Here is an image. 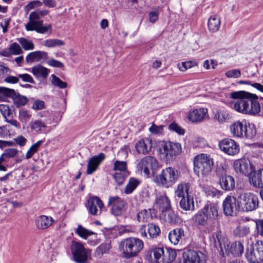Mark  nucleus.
I'll use <instances>...</instances> for the list:
<instances>
[{"instance_id": "338daca9", "label": "nucleus", "mask_w": 263, "mask_h": 263, "mask_svg": "<svg viewBox=\"0 0 263 263\" xmlns=\"http://www.w3.org/2000/svg\"><path fill=\"white\" fill-rule=\"evenodd\" d=\"M9 127L7 125L0 126V138H5L10 135Z\"/></svg>"}, {"instance_id": "412c9836", "label": "nucleus", "mask_w": 263, "mask_h": 263, "mask_svg": "<svg viewBox=\"0 0 263 263\" xmlns=\"http://www.w3.org/2000/svg\"><path fill=\"white\" fill-rule=\"evenodd\" d=\"M218 204L212 202L208 203L202 209L206 216V218L210 221H213L218 218Z\"/></svg>"}, {"instance_id": "774afa93", "label": "nucleus", "mask_w": 263, "mask_h": 263, "mask_svg": "<svg viewBox=\"0 0 263 263\" xmlns=\"http://www.w3.org/2000/svg\"><path fill=\"white\" fill-rule=\"evenodd\" d=\"M18 78L19 79H21L23 82H28L31 84L34 83L33 79L29 74H18Z\"/></svg>"}, {"instance_id": "7ed1b4c3", "label": "nucleus", "mask_w": 263, "mask_h": 263, "mask_svg": "<svg viewBox=\"0 0 263 263\" xmlns=\"http://www.w3.org/2000/svg\"><path fill=\"white\" fill-rule=\"evenodd\" d=\"M144 243L142 240L136 237H129L123 240L120 245L124 257H135L143 250Z\"/></svg>"}, {"instance_id": "9d476101", "label": "nucleus", "mask_w": 263, "mask_h": 263, "mask_svg": "<svg viewBox=\"0 0 263 263\" xmlns=\"http://www.w3.org/2000/svg\"><path fill=\"white\" fill-rule=\"evenodd\" d=\"M158 167L157 160L152 156L143 157L138 162L137 165V170L143 173L144 177L149 178L152 170L153 172L156 171Z\"/></svg>"}, {"instance_id": "dca6fc26", "label": "nucleus", "mask_w": 263, "mask_h": 263, "mask_svg": "<svg viewBox=\"0 0 263 263\" xmlns=\"http://www.w3.org/2000/svg\"><path fill=\"white\" fill-rule=\"evenodd\" d=\"M235 172L239 175H247L254 169L253 164L250 161L245 158L236 160L233 163Z\"/></svg>"}, {"instance_id": "bb28decb", "label": "nucleus", "mask_w": 263, "mask_h": 263, "mask_svg": "<svg viewBox=\"0 0 263 263\" xmlns=\"http://www.w3.org/2000/svg\"><path fill=\"white\" fill-rule=\"evenodd\" d=\"M54 222L51 217L46 215H41L36 218L35 223L39 230H44L50 227Z\"/></svg>"}, {"instance_id": "49530a36", "label": "nucleus", "mask_w": 263, "mask_h": 263, "mask_svg": "<svg viewBox=\"0 0 263 263\" xmlns=\"http://www.w3.org/2000/svg\"><path fill=\"white\" fill-rule=\"evenodd\" d=\"M150 215L149 211L143 209L137 213V218L139 222H146L151 218Z\"/></svg>"}, {"instance_id": "7c9ffc66", "label": "nucleus", "mask_w": 263, "mask_h": 263, "mask_svg": "<svg viewBox=\"0 0 263 263\" xmlns=\"http://www.w3.org/2000/svg\"><path fill=\"white\" fill-rule=\"evenodd\" d=\"M232 118V114L227 110H219L215 113L214 116V119L220 124L229 122Z\"/></svg>"}, {"instance_id": "2f4dec72", "label": "nucleus", "mask_w": 263, "mask_h": 263, "mask_svg": "<svg viewBox=\"0 0 263 263\" xmlns=\"http://www.w3.org/2000/svg\"><path fill=\"white\" fill-rule=\"evenodd\" d=\"M245 124L239 121L232 123L230 126V130L233 136L236 137H243Z\"/></svg>"}, {"instance_id": "09e8293b", "label": "nucleus", "mask_w": 263, "mask_h": 263, "mask_svg": "<svg viewBox=\"0 0 263 263\" xmlns=\"http://www.w3.org/2000/svg\"><path fill=\"white\" fill-rule=\"evenodd\" d=\"M244 134H243V137H246L248 139H252L256 135V129L253 125H247L245 124V128L244 129Z\"/></svg>"}, {"instance_id": "6e6d98bb", "label": "nucleus", "mask_w": 263, "mask_h": 263, "mask_svg": "<svg viewBox=\"0 0 263 263\" xmlns=\"http://www.w3.org/2000/svg\"><path fill=\"white\" fill-rule=\"evenodd\" d=\"M110 249V246L107 243H102L96 250V255L101 257L104 254L106 253Z\"/></svg>"}, {"instance_id": "a878e982", "label": "nucleus", "mask_w": 263, "mask_h": 263, "mask_svg": "<svg viewBox=\"0 0 263 263\" xmlns=\"http://www.w3.org/2000/svg\"><path fill=\"white\" fill-rule=\"evenodd\" d=\"M155 205L162 213L171 208V201L165 194L157 197L155 200Z\"/></svg>"}, {"instance_id": "3c124183", "label": "nucleus", "mask_w": 263, "mask_h": 263, "mask_svg": "<svg viewBox=\"0 0 263 263\" xmlns=\"http://www.w3.org/2000/svg\"><path fill=\"white\" fill-rule=\"evenodd\" d=\"M198 63L196 61H188L178 64V67L180 71H185L187 69L197 66Z\"/></svg>"}, {"instance_id": "0eeeda50", "label": "nucleus", "mask_w": 263, "mask_h": 263, "mask_svg": "<svg viewBox=\"0 0 263 263\" xmlns=\"http://www.w3.org/2000/svg\"><path fill=\"white\" fill-rule=\"evenodd\" d=\"M152 252L156 263H172L177 256L175 250L171 248H155Z\"/></svg>"}, {"instance_id": "c9c22d12", "label": "nucleus", "mask_w": 263, "mask_h": 263, "mask_svg": "<svg viewBox=\"0 0 263 263\" xmlns=\"http://www.w3.org/2000/svg\"><path fill=\"white\" fill-rule=\"evenodd\" d=\"M220 26V19L218 15H213L209 18L208 27L210 32H214L218 31Z\"/></svg>"}, {"instance_id": "c85d7f7f", "label": "nucleus", "mask_w": 263, "mask_h": 263, "mask_svg": "<svg viewBox=\"0 0 263 263\" xmlns=\"http://www.w3.org/2000/svg\"><path fill=\"white\" fill-rule=\"evenodd\" d=\"M211 240L213 241L215 247H219V253L223 257H224V253L223 250V242H227V240H225L222 238L221 232L220 230H217L213 233L211 238Z\"/></svg>"}, {"instance_id": "ddd939ff", "label": "nucleus", "mask_w": 263, "mask_h": 263, "mask_svg": "<svg viewBox=\"0 0 263 263\" xmlns=\"http://www.w3.org/2000/svg\"><path fill=\"white\" fill-rule=\"evenodd\" d=\"M182 256L183 263H205L206 260V256L204 253L193 250L184 251Z\"/></svg>"}, {"instance_id": "c756f323", "label": "nucleus", "mask_w": 263, "mask_h": 263, "mask_svg": "<svg viewBox=\"0 0 263 263\" xmlns=\"http://www.w3.org/2000/svg\"><path fill=\"white\" fill-rule=\"evenodd\" d=\"M184 236V231L182 228H176L171 231L168 234V239L170 242L174 245H178Z\"/></svg>"}, {"instance_id": "20e7f679", "label": "nucleus", "mask_w": 263, "mask_h": 263, "mask_svg": "<svg viewBox=\"0 0 263 263\" xmlns=\"http://www.w3.org/2000/svg\"><path fill=\"white\" fill-rule=\"evenodd\" d=\"M178 178L177 170L175 168L168 167L163 169L159 175L154 176L153 181L159 186L168 188L176 183Z\"/></svg>"}, {"instance_id": "cd10ccee", "label": "nucleus", "mask_w": 263, "mask_h": 263, "mask_svg": "<svg viewBox=\"0 0 263 263\" xmlns=\"http://www.w3.org/2000/svg\"><path fill=\"white\" fill-rule=\"evenodd\" d=\"M48 58V53L46 52L38 50L28 54L26 57V61L28 63H31L34 62H40L42 60H45Z\"/></svg>"}, {"instance_id": "a211bd4d", "label": "nucleus", "mask_w": 263, "mask_h": 263, "mask_svg": "<svg viewBox=\"0 0 263 263\" xmlns=\"http://www.w3.org/2000/svg\"><path fill=\"white\" fill-rule=\"evenodd\" d=\"M26 129L31 132H35L38 133L47 134L52 130V127L48 126L42 120L36 119L30 121L26 126Z\"/></svg>"}, {"instance_id": "2eb2a0df", "label": "nucleus", "mask_w": 263, "mask_h": 263, "mask_svg": "<svg viewBox=\"0 0 263 263\" xmlns=\"http://www.w3.org/2000/svg\"><path fill=\"white\" fill-rule=\"evenodd\" d=\"M220 149L228 155L234 156L239 152V147L237 143L231 139H224L219 143Z\"/></svg>"}, {"instance_id": "b1692460", "label": "nucleus", "mask_w": 263, "mask_h": 263, "mask_svg": "<svg viewBox=\"0 0 263 263\" xmlns=\"http://www.w3.org/2000/svg\"><path fill=\"white\" fill-rule=\"evenodd\" d=\"M262 171L261 169L255 171L254 168L249 174V183L255 187L261 189L263 186V182H261V179H263Z\"/></svg>"}, {"instance_id": "8fccbe9b", "label": "nucleus", "mask_w": 263, "mask_h": 263, "mask_svg": "<svg viewBox=\"0 0 263 263\" xmlns=\"http://www.w3.org/2000/svg\"><path fill=\"white\" fill-rule=\"evenodd\" d=\"M113 170L115 171H119L124 173H128L127 168V163L125 161L116 160L114 163Z\"/></svg>"}, {"instance_id": "6e6552de", "label": "nucleus", "mask_w": 263, "mask_h": 263, "mask_svg": "<svg viewBox=\"0 0 263 263\" xmlns=\"http://www.w3.org/2000/svg\"><path fill=\"white\" fill-rule=\"evenodd\" d=\"M70 249L73 260L78 263H86L90 256V251L81 242L72 241Z\"/></svg>"}, {"instance_id": "e433bc0d", "label": "nucleus", "mask_w": 263, "mask_h": 263, "mask_svg": "<svg viewBox=\"0 0 263 263\" xmlns=\"http://www.w3.org/2000/svg\"><path fill=\"white\" fill-rule=\"evenodd\" d=\"M180 207L185 211H194L195 209L193 198L187 196L182 198L179 202Z\"/></svg>"}, {"instance_id": "37998d69", "label": "nucleus", "mask_w": 263, "mask_h": 263, "mask_svg": "<svg viewBox=\"0 0 263 263\" xmlns=\"http://www.w3.org/2000/svg\"><path fill=\"white\" fill-rule=\"evenodd\" d=\"M44 141L43 140H39L36 143L32 144L27 151L25 155V158L26 159H30L33 155L39 151L40 147Z\"/></svg>"}, {"instance_id": "39448f33", "label": "nucleus", "mask_w": 263, "mask_h": 263, "mask_svg": "<svg viewBox=\"0 0 263 263\" xmlns=\"http://www.w3.org/2000/svg\"><path fill=\"white\" fill-rule=\"evenodd\" d=\"M259 206L258 196L251 192L240 194L238 196V211L252 212L256 210Z\"/></svg>"}, {"instance_id": "c03bdc74", "label": "nucleus", "mask_w": 263, "mask_h": 263, "mask_svg": "<svg viewBox=\"0 0 263 263\" xmlns=\"http://www.w3.org/2000/svg\"><path fill=\"white\" fill-rule=\"evenodd\" d=\"M43 45L48 48L59 47L65 45V43L61 40L52 39L45 40Z\"/></svg>"}, {"instance_id": "5fc2aeb1", "label": "nucleus", "mask_w": 263, "mask_h": 263, "mask_svg": "<svg viewBox=\"0 0 263 263\" xmlns=\"http://www.w3.org/2000/svg\"><path fill=\"white\" fill-rule=\"evenodd\" d=\"M13 99L14 103L17 107L24 106L28 102V99L26 97L21 96L18 93H16V95Z\"/></svg>"}, {"instance_id": "423d86ee", "label": "nucleus", "mask_w": 263, "mask_h": 263, "mask_svg": "<svg viewBox=\"0 0 263 263\" xmlns=\"http://www.w3.org/2000/svg\"><path fill=\"white\" fill-rule=\"evenodd\" d=\"M29 21L25 24V29L28 31H35L39 33H45L49 30L51 32V25L43 26V21L38 17L35 11L31 12L29 16Z\"/></svg>"}, {"instance_id": "0e129e2a", "label": "nucleus", "mask_w": 263, "mask_h": 263, "mask_svg": "<svg viewBox=\"0 0 263 263\" xmlns=\"http://www.w3.org/2000/svg\"><path fill=\"white\" fill-rule=\"evenodd\" d=\"M18 151L14 148H7L4 152L5 155L8 159L11 158H13L17 154Z\"/></svg>"}, {"instance_id": "5701e85b", "label": "nucleus", "mask_w": 263, "mask_h": 263, "mask_svg": "<svg viewBox=\"0 0 263 263\" xmlns=\"http://www.w3.org/2000/svg\"><path fill=\"white\" fill-rule=\"evenodd\" d=\"M207 114L208 109L205 108L194 109L189 112L187 118L192 123H198L204 120Z\"/></svg>"}, {"instance_id": "4be33fe9", "label": "nucleus", "mask_w": 263, "mask_h": 263, "mask_svg": "<svg viewBox=\"0 0 263 263\" xmlns=\"http://www.w3.org/2000/svg\"><path fill=\"white\" fill-rule=\"evenodd\" d=\"M105 158V154L102 153L90 158L88 161L86 173L90 175L95 172Z\"/></svg>"}, {"instance_id": "052dcab7", "label": "nucleus", "mask_w": 263, "mask_h": 263, "mask_svg": "<svg viewBox=\"0 0 263 263\" xmlns=\"http://www.w3.org/2000/svg\"><path fill=\"white\" fill-rule=\"evenodd\" d=\"M170 130L175 132L180 135H183L184 134V130L175 122L172 123L168 126Z\"/></svg>"}, {"instance_id": "603ef678", "label": "nucleus", "mask_w": 263, "mask_h": 263, "mask_svg": "<svg viewBox=\"0 0 263 263\" xmlns=\"http://www.w3.org/2000/svg\"><path fill=\"white\" fill-rule=\"evenodd\" d=\"M0 112L5 119L13 118V113L7 104H0Z\"/></svg>"}, {"instance_id": "f8f14e48", "label": "nucleus", "mask_w": 263, "mask_h": 263, "mask_svg": "<svg viewBox=\"0 0 263 263\" xmlns=\"http://www.w3.org/2000/svg\"><path fill=\"white\" fill-rule=\"evenodd\" d=\"M127 203L123 199L118 196L109 197L108 206H111L112 213L115 216H119L125 211Z\"/></svg>"}, {"instance_id": "393cba45", "label": "nucleus", "mask_w": 263, "mask_h": 263, "mask_svg": "<svg viewBox=\"0 0 263 263\" xmlns=\"http://www.w3.org/2000/svg\"><path fill=\"white\" fill-rule=\"evenodd\" d=\"M219 183L222 190L227 191L233 190L235 186L234 178L229 175H224L220 176Z\"/></svg>"}, {"instance_id": "58836bf2", "label": "nucleus", "mask_w": 263, "mask_h": 263, "mask_svg": "<svg viewBox=\"0 0 263 263\" xmlns=\"http://www.w3.org/2000/svg\"><path fill=\"white\" fill-rule=\"evenodd\" d=\"M32 117L30 111L25 109H21L18 112V120L23 124V128H26L27 124Z\"/></svg>"}, {"instance_id": "aec40b11", "label": "nucleus", "mask_w": 263, "mask_h": 263, "mask_svg": "<svg viewBox=\"0 0 263 263\" xmlns=\"http://www.w3.org/2000/svg\"><path fill=\"white\" fill-rule=\"evenodd\" d=\"M152 145V140L148 138H145L140 139L137 142L135 147L136 151L138 154L146 155L151 152Z\"/></svg>"}, {"instance_id": "13d9d810", "label": "nucleus", "mask_w": 263, "mask_h": 263, "mask_svg": "<svg viewBox=\"0 0 263 263\" xmlns=\"http://www.w3.org/2000/svg\"><path fill=\"white\" fill-rule=\"evenodd\" d=\"M9 48L11 55H19L23 52L20 46L15 42L11 44L9 46Z\"/></svg>"}, {"instance_id": "680f3d73", "label": "nucleus", "mask_w": 263, "mask_h": 263, "mask_svg": "<svg viewBox=\"0 0 263 263\" xmlns=\"http://www.w3.org/2000/svg\"><path fill=\"white\" fill-rule=\"evenodd\" d=\"M227 77L229 78H238L241 76V72L239 69H232L225 73Z\"/></svg>"}, {"instance_id": "1a4fd4ad", "label": "nucleus", "mask_w": 263, "mask_h": 263, "mask_svg": "<svg viewBox=\"0 0 263 263\" xmlns=\"http://www.w3.org/2000/svg\"><path fill=\"white\" fill-rule=\"evenodd\" d=\"M246 256L249 263H261L263 261V241L257 240L252 244Z\"/></svg>"}, {"instance_id": "f257e3e1", "label": "nucleus", "mask_w": 263, "mask_h": 263, "mask_svg": "<svg viewBox=\"0 0 263 263\" xmlns=\"http://www.w3.org/2000/svg\"><path fill=\"white\" fill-rule=\"evenodd\" d=\"M230 97L237 100L234 102V108L237 111L251 115H256L260 111V104L257 95L245 91H233Z\"/></svg>"}, {"instance_id": "79ce46f5", "label": "nucleus", "mask_w": 263, "mask_h": 263, "mask_svg": "<svg viewBox=\"0 0 263 263\" xmlns=\"http://www.w3.org/2000/svg\"><path fill=\"white\" fill-rule=\"evenodd\" d=\"M250 233V228L247 226L239 224L233 231L235 236L241 237L247 235Z\"/></svg>"}, {"instance_id": "a18cd8bd", "label": "nucleus", "mask_w": 263, "mask_h": 263, "mask_svg": "<svg viewBox=\"0 0 263 263\" xmlns=\"http://www.w3.org/2000/svg\"><path fill=\"white\" fill-rule=\"evenodd\" d=\"M147 232L150 238H156L160 233L159 227L154 223H149L147 225Z\"/></svg>"}, {"instance_id": "de8ad7c7", "label": "nucleus", "mask_w": 263, "mask_h": 263, "mask_svg": "<svg viewBox=\"0 0 263 263\" xmlns=\"http://www.w3.org/2000/svg\"><path fill=\"white\" fill-rule=\"evenodd\" d=\"M18 41L25 50H31L34 48V45L33 43L31 41L27 40L26 38H19L18 39Z\"/></svg>"}, {"instance_id": "f3484780", "label": "nucleus", "mask_w": 263, "mask_h": 263, "mask_svg": "<svg viewBox=\"0 0 263 263\" xmlns=\"http://www.w3.org/2000/svg\"><path fill=\"white\" fill-rule=\"evenodd\" d=\"M223 212L227 216H233L238 211V197L228 196L222 203Z\"/></svg>"}, {"instance_id": "bf43d9fd", "label": "nucleus", "mask_w": 263, "mask_h": 263, "mask_svg": "<svg viewBox=\"0 0 263 263\" xmlns=\"http://www.w3.org/2000/svg\"><path fill=\"white\" fill-rule=\"evenodd\" d=\"M164 126L160 125L157 126L154 123H153L152 126L149 128V131L151 133L155 135H159L162 133Z\"/></svg>"}, {"instance_id": "9b49d317", "label": "nucleus", "mask_w": 263, "mask_h": 263, "mask_svg": "<svg viewBox=\"0 0 263 263\" xmlns=\"http://www.w3.org/2000/svg\"><path fill=\"white\" fill-rule=\"evenodd\" d=\"M159 151L163 157L170 159L181 153V146L180 144L177 142H162L160 144Z\"/></svg>"}, {"instance_id": "a19ab883", "label": "nucleus", "mask_w": 263, "mask_h": 263, "mask_svg": "<svg viewBox=\"0 0 263 263\" xmlns=\"http://www.w3.org/2000/svg\"><path fill=\"white\" fill-rule=\"evenodd\" d=\"M193 218L195 220V222L197 224L200 226H206L208 223V222L210 221L206 218V216L204 212H203L202 209L194 215Z\"/></svg>"}, {"instance_id": "ea45409f", "label": "nucleus", "mask_w": 263, "mask_h": 263, "mask_svg": "<svg viewBox=\"0 0 263 263\" xmlns=\"http://www.w3.org/2000/svg\"><path fill=\"white\" fill-rule=\"evenodd\" d=\"M140 183V181L138 179L133 177L130 178L124 189V193L126 195L132 194Z\"/></svg>"}, {"instance_id": "f03ea898", "label": "nucleus", "mask_w": 263, "mask_h": 263, "mask_svg": "<svg viewBox=\"0 0 263 263\" xmlns=\"http://www.w3.org/2000/svg\"><path fill=\"white\" fill-rule=\"evenodd\" d=\"M194 171L199 177L201 178L209 176L213 170V159L206 154H200L194 158Z\"/></svg>"}, {"instance_id": "69168bd1", "label": "nucleus", "mask_w": 263, "mask_h": 263, "mask_svg": "<svg viewBox=\"0 0 263 263\" xmlns=\"http://www.w3.org/2000/svg\"><path fill=\"white\" fill-rule=\"evenodd\" d=\"M47 64L53 67L63 68L64 65L60 61L56 60L53 58L50 59L47 62Z\"/></svg>"}, {"instance_id": "864d4df0", "label": "nucleus", "mask_w": 263, "mask_h": 263, "mask_svg": "<svg viewBox=\"0 0 263 263\" xmlns=\"http://www.w3.org/2000/svg\"><path fill=\"white\" fill-rule=\"evenodd\" d=\"M51 77V83L54 86L58 87L60 88H65L67 86V84L66 82L62 81L59 78L57 77L54 74H52Z\"/></svg>"}, {"instance_id": "e2e57ef3", "label": "nucleus", "mask_w": 263, "mask_h": 263, "mask_svg": "<svg viewBox=\"0 0 263 263\" xmlns=\"http://www.w3.org/2000/svg\"><path fill=\"white\" fill-rule=\"evenodd\" d=\"M0 93H2L7 97H11L12 98H14L16 93L14 89L6 87H0Z\"/></svg>"}, {"instance_id": "72a5a7b5", "label": "nucleus", "mask_w": 263, "mask_h": 263, "mask_svg": "<svg viewBox=\"0 0 263 263\" xmlns=\"http://www.w3.org/2000/svg\"><path fill=\"white\" fill-rule=\"evenodd\" d=\"M190 184L188 183H179L175 190V195L179 198H186L187 196H191L189 195V190Z\"/></svg>"}, {"instance_id": "6ab92c4d", "label": "nucleus", "mask_w": 263, "mask_h": 263, "mask_svg": "<svg viewBox=\"0 0 263 263\" xmlns=\"http://www.w3.org/2000/svg\"><path fill=\"white\" fill-rule=\"evenodd\" d=\"M87 208L91 215L99 216L102 213L104 204L99 197L93 196L88 199Z\"/></svg>"}, {"instance_id": "f704fd0d", "label": "nucleus", "mask_w": 263, "mask_h": 263, "mask_svg": "<svg viewBox=\"0 0 263 263\" xmlns=\"http://www.w3.org/2000/svg\"><path fill=\"white\" fill-rule=\"evenodd\" d=\"M31 72L37 78L46 79L50 72V70L40 64H38L32 67Z\"/></svg>"}, {"instance_id": "4468645a", "label": "nucleus", "mask_w": 263, "mask_h": 263, "mask_svg": "<svg viewBox=\"0 0 263 263\" xmlns=\"http://www.w3.org/2000/svg\"><path fill=\"white\" fill-rule=\"evenodd\" d=\"M224 256H233L238 257L243 253L244 247L240 241H235L229 243L228 241L223 242Z\"/></svg>"}, {"instance_id": "473e14b6", "label": "nucleus", "mask_w": 263, "mask_h": 263, "mask_svg": "<svg viewBox=\"0 0 263 263\" xmlns=\"http://www.w3.org/2000/svg\"><path fill=\"white\" fill-rule=\"evenodd\" d=\"M75 232L79 237L84 239H87L90 236H92V238L94 240L97 238V234L96 233L87 229L80 224L78 225Z\"/></svg>"}, {"instance_id": "4c0bfd02", "label": "nucleus", "mask_w": 263, "mask_h": 263, "mask_svg": "<svg viewBox=\"0 0 263 263\" xmlns=\"http://www.w3.org/2000/svg\"><path fill=\"white\" fill-rule=\"evenodd\" d=\"M161 216L165 222L171 224L176 223L179 220L178 216L174 212L170 210L162 213Z\"/></svg>"}, {"instance_id": "4d7b16f0", "label": "nucleus", "mask_w": 263, "mask_h": 263, "mask_svg": "<svg viewBox=\"0 0 263 263\" xmlns=\"http://www.w3.org/2000/svg\"><path fill=\"white\" fill-rule=\"evenodd\" d=\"M128 173H124V172L116 173L114 175V178L116 182L118 185L122 184L124 181L125 178L128 176Z\"/></svg>"}]
</instances>
